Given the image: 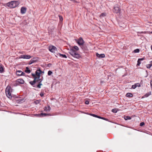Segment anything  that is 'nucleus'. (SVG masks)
<instances>
[{"instance_id":"1","label":"nucleus","mask_w":152,"mask_h":152,"mask_svg":"<svg viewBox=\"0 0 152 152\" xmlns=\"http://www.w3.org/2000/svg\"><path fill=\"white\" fill-rule=\"evenodd\" d=\"M79 50V48L77 46H75L70 48L69 53L74 57L79 58L80 57V55L75 51H78Z\"/></svg>"},{"instance_id":"2","label":"nucleus","mask_w":152,"mask_h":152,"mask_svg":"<svg viewBox=\"0 0 152 152\" xmlns=\"http://www.w3.org/2000/svg\"><path fill=\"white\" fill-rule=\"evenodd\" d=\"M19 3L18 1H12L7 4V5L10 8H15L19 4Z\"/></svg>"},{"instance_id":"3","label":"nucleus","mask_w":152,"mask_h":152,"mask_svg":"<svg viewBox=\"0 0 152 152\" xmlns=\"http://www.w3.org/2000/svg\"><path fill=\"white\" fill-rule=\"evenodd\" d=\"M12 90L11 87L10 86H7L5 90V93L7 96L9 98H10L12 97L11 96V92Z\"/></svg>"},{"instance_id":"4","label":"nucleus","mask_w":152,"mask_h":152,"mask_svg":"<svg viewBox=\"0 0 152 152\" xmlns=\"http://www.w3.org/2000/svg\"><path fill=\"white\" fill-rule=\"evenodd\" d=\"M113 12L116 13H119L120 11V9L117 5H116L114 7Z\"/></svg>"},{"instance_id":"5","label":"nucleus","mask_w":152,"mask_h":152,"mask_svg":"<svg viewBox=\"0 0 152 152\" xmlns=\"http://www.w3.org/2000/svg\"><path fill=\"white\" fill-rule=\"evenodd\" d=\"M49 50L52 53H55L57 50V48L55 46L51 45L49 47Z\"/></svg>"},{"instance_id":"6","label":"nucleus","mask_w":152,"mask_h":152,"mask_svg":"<svg viewBox=\"0 0 152 152\" xmlns=\"http://www.w3.org/2000/svg\"><path fill=\"white\" fill-rule=\"evenodd\" d=\"M77 43L79 45H83L84 41L82 37H80L77 41Z\"/></svg>"},{"instance_id":"7","label":"nucleus","mask_w":152,"mask_h":152,"mask_svg":"<svg viewBox=\"0 0 152 152\" xmlns=\"http://www.w3.org/2000/svg\"><path fill=\"white\" fill-rule=\"evenodd\" d=\"M31 58V56L30 55H22L19 57V58H23L29 59Z\"/></svg>"},{"instance_id":"8","label":"nucleus","mask_w":152,"mask_h":152,"mask_svg":"<svg viewBox=\"0 0 152 152\" xmlns=\"http://www.w3.org/2000/svg\"><path fill=\"white\" fill-rule=\"evenodd\" d=\"M50 115L49 114L45 113H41L40 114H36V115H35V116H36L37 117H39L48 116Z\"/></svg>"},{"instance_id":"9","label":"nucleus","mask_w":152,"mask_h":152,"mask_svg":"<svg viewBox=\"0 0 152 152\" xmlns=\"http://www.w3.org/2000/svg\"><path fill=\"white\" fill-rule=\"evenodd\" d=\"M32 75L34 76V80L36 82H39L41 83L42 82V80L41 79H39V76H38L37 77H36L35 75Z\"/></svg>"},{"instance_id":"10","label":"nucleus","mask_w":152,"mask_h":152,"mask_svg":"<svg viewBox=\"0 0 152 152\" xmlns=\"http://www.w3.org/2000/svg\"><path fill=\"white\" fill-rule=\"evenodd\" d=\"M16 74L17 75L19 76H21L22 75H24L25 73L20 70H18L16 72Z\"/></svg>"},{"instance_id":"11","label":"nucleus","mask_w":152,"mask_h":152,"mask_svg":"<svg viewBox=\"0 0 152 152\" xmlns=\"http://www.w3.org/2000/svg\"><path fill=\"white\" fill-rule=\"evenodd\" d=\"M17 83L18 84H23L24 83V81L22 79H17L16 81Z\"/></svg>"},{"instance_id":"12","label":"nucleus","mask_w":152,"mask_h":152,"mask_svg":"<svg viewBox=\"0 0 152 152\" xmlns=\"http://www.w3.org/2000/svg\"><path fill=\"white\" fill-rule=\"evenodd\" d=\"M43 72L41 71L40 69L37 70L36 72V74L37 76L40 77V75L41 74V73H42Z\"/></svg>"},{"instance_id":"13","label":"nucleus","mask_w":152,"mask_h":152,"mask_svg":"<svg viewBox=\"0 0 152 152\" xmlns=\"http://www.w3.org/2000/svg\"><path fill=\"white\" fill-rule=\"evenodd\" d=\"M26 11V8L24 7H22L20 9V12L22 14H24L25 13Z\"/></svg>"},{"instance_id":"14","label":"nucleus","mask_w":152,"mask_h":152,"mask_svg":"<svg viewBox=\"0 0 152 152\" xmlns=\"http://www.w3.org/2000/svg\"><path fill=\"white\" fill-rule=\"evenodd\" d=\"M50 106H48L47 107H45L44 109V110L45 111L48 112L50 111Z\"/></svg>"},{"instance_id":"15","label":"nucleus","mask_w":152,"mask_h":152,"mask_svg":"<svg viewBox=\"0 0 152 152\" xmlns=\"http://www.w3.org/2000/svg\"><path fill=\"white\" fill-rule=\"evenodd\" d=\"M96 55L97 56L100 58H104L105 57V55L103 54H99L98 53H96Z\"/></svg>"},{"instance_id":"16","label":"nucleus","mask_w":152,"mask_h":152,"mask_svg":"<svg viewBox=\"0 0 152 152\" xmlns=\"http://www.w3.org/2000/svg\"><path fill=\"white\" fill-rule=\"evenodd\" d=\"M151 94V92H149L145 94L144 96H143L142 97V98H143L145 97H147L148 96L150 95Z\"/></svg>"},{"instance_id":"17","label":"nucleus","mask_w":152,"mask_h":152,"mask_svg":"<svg viewBox=\"0 0 152 152\" xmlns=\"http://www.w3.org/2000/svg\"><path fill=\"white\" fill-rule=\"evenodd\" d=\"M152 66V61L150 62L149 64L146 65V67L148 68H149Z\"/></svg>"},{"instance_id":"18","label":"nucleus","mask_w":152,"mask_h":152,"mask_svg":"<svg viewBox=\"0 0 152 152\" xmlns=\"http://www.w3.org/2000/svg\"><path fill=\"white\" fill-rule=\"evenodd\" d=\"M106 15V14L105 13H102V14L101 15H100L99 17L101 18H102L103 17H104Z\"/></svg>"},{"instance_id":"19","label":"nucleus","mask_w":152,"mask_h":152,"mask_svg":"<svg viewBox=\"0 0 152 152\" xmlns=\"http://www.w3.org/2000/svg\"><path fill=\"white\" fill-rule=\"evenodd\" d=\"M126 97H131L133 95L131 93H129L126 94Z\"/></svg>"},{"instance_id":"20","label":"nucleus","mask_w":152,"mask_h":152,"mask_svg":"<svg viewBox=\"0 0 152 152\" xmlns=\"http://www.w3.org/2000/svg\"><path fill=\"white\" fill-rule=\"evenodd\" d=\"M124 118L125 120H130L131 119V118L129 116H125L124 117Z\"/></svg>"},{"instance_id":"21","label":"nucleus","mask_w":152,"mask_h":152,"mask_svg":"<svg viewBox=\"0 0 152 152\" xmlns=\"http://www.w3.org/2000/svg\"><path fill=\"white\" fill-rule=\"evenodd\" d=\"M25 72H26L29 73H30L31 71L28 68V67H26V69L25 70Z\"/></svg>"},{"instance_id":"22","label":"nucleus","mask_w":152,"mask_h":152,"mask_svg":"<svg viewBox=\"0 0 152 152\" xmlns=\"http://www.w3.org/2000/svg\"><path fill=\"white\" fill-rule=\"evenodd\" d=\"M59 56H60L62 58H67V57L64 54H62L60 53L59 54Z\"/></svg>"},{"instance_id":"23","label":"nucleus","mask_w":152,"mask_h":152,"mask_svg":"<svg viewBox=\"0 0 152 152\" xmlns=\"http://www.w3.org/2000/svg\"><path fill=\"white\" fill-rule=\"evenodd\" d=\"M40 100H38L34 101V102L36 104H37L40 103Z\"/></svg>"},{"instance_id":"24","label":"nucleus","mask_w":152,"mask_h":152,"mask_svg":"<svg viewBox=\"0 0 152 152\" xmlns=\"http://www.w3.org/2000/svg\"><path fill=\"white\" fill-rule=\"evenodd\" d=\"M36 58H34L32 59L30 61L32 63H34L36 61Z\"/></svg>"},{"instance_id":"25","label":"nucleus","mask_w":152,"mask_h":152,"mask_svg":"<svg viewBox=\"0 0 152 152\" xmlns=\"http://www.w3.org/2000/svg\"><path fill=\"white\" fill-rule=\"evenodd\" d=\"M36 82L34 80L33 81H30V83L31 85H33L35 84Z\"/></svg>"},{"instance_id":"26","label":"nucleus","mask_w":152,"mask_h":152,"mask_svg":"<svg viewBox=\"0 0 152 152\" xmlns=\"http://www.w3.org/2000/svg\"><path fill=\"white\" fill-rule=\"evenodd\" d=\"M4 71L3 67L1 66H0V72L2 73Z\"/></svg>"},{"instance_id":"27","label":"nucleus","mask_w":152,"mask_h":152,"mask_svg":"<svg viewBox=\"0 0 152 152\" xmlns=\"http://www.w3.org/2000/svg\"><path fill=\"white\" fill-rule=\"evenodd\" d=\"M139 52V50L138 49H136L135 50H134V52L135 53H138Z\"/></svg>"},{"instance_id":"28","label":"nucleus","mask_w":152,"mask_h":152,"mask_svg":"<svg viewBox=\"0 0 152 152\" xmlns=\"http://www.w3.org/2000/svg\"><path fill=\"white\" fill-rule=\"evenodd\" d=\"M52 74V72L50 71H49L48 72V75H50Z\"/></svg>"},{"instance_id":"29","label":"nucleus","mask_w":152,"mask_h":152,"mask_svg":"<svg viewBox=\"0 0 152 152\" xmlns=\"http://www.w3.org/2000/svg\"><path fill=\"white\" fill-rule=\"evenodd\" d=\"M42 85L41 83H39V84L37 85V87L39 88H41V86Z\"/></svg>"},{"instance_id":"30","label":"nucleus","mask_w":152,"mask_h":152,"mask_svg":"<svg viewBox=\"0 0 152 152\" xmlns=\"http://www.w3.org/2000/svg\"><path fill=\"white\" fill-rule=\"evenodd\" d=\"M137 87V86H136V85L134 84L132 86V88L133 89H135Z\"/></svg>"},{"instance_id":"31","label":"nucleus","mask_w":152,"mask_h":152,"mask_svg":"<svg viewBox=\"0 0 152 152\" xmlns=\"http://www.w3.org/2000/svg\"><path fill=\"white\" fill-rule=\"evenodd\" d=\"M140 63H141L140 61H139V60H138V61H137V65L139 66L140 65Z\"/></svg>"},{"instance_id":"32","label":"nucleus","mask_w":152,"mask_h":152,"mask_svg":"<svg viewBox=\"0 0 152 152\" xmlns=\"http://www.w3.org/2000/svg\"><path fill=\"white\" fill-rule=\"evenodd\" d=\"M85 103L86 104H88L89 103V101L88 100H86L85 101Z\"/></svg>"},{"instance_id":"33","label":"nucleus","mask_w":152,"mask_h":152,"mask_svg":"<svg viewBox=\"0 0 152 152\" xmlns=\"http://www.w3.org/2000/svg\"><path fill=\"white\" fill-rule=\"evenodd\" d=\"M144 58H139V59H138L139 61H142V60H144Z\"/></svg>"},{"instance_id":"34","label":"nucleus","mask_w":152,"mask_h":152,"mask_svg":"<svg viewBox=\"0 0 152 152\" xmlns=\"http://www.w3.org/2000/svg\"><path fill=\"white\" fill-rule=\"evenodd\" d=\"M144 122H142V123H141L140 124V125L141 126H142L143 125H144Z\"/></svg>"},{"instance_id":"35","label":"nucleus","mask_w":152,"mask_h":152,"mask_svg":"<svg viewBox=\"0 0 152 152\" xmlns=\"http://www.w3.org/2000/svg\"><path fill=\"white\" fill-rule=\"evenodd\" d=\"M112 111L114 113H116L117 112V111L115 109H113L112 110Z\"/></svg>"},{"instance_id":"36","label":"nucleus","mask_w":152,"mask_h":152,"mask_svg":"<svg viewBox=\"0 0 152 152\" xmlns=\"http://www.w3.org/2000/svg\"><path fill=\"white\" fill-rule=\"evenodd\" d=\"M135 85H136V86H137V87H140V85L139 83L135 84Z\"/></svg>"},{"instance_id":"37","label":"nucleus","mask_w":152,"mask_h":152,"mask_svg":"<svg viewBox=\"0 0 152 152\" xmlns=\"http://www.w3.org/2000/svg\"><path fill=\"white\" fill-rule=\"evenodd\" d=\"M59 18L60 20L61 21H62L63 20V18L60 16H59Z\"/></svg>"},{"instance_id":"38","label":"nucleus","mask_w":152,"mask_h":152,"mask_svg":"<svg viewBox=\"0 0 152 152\" xmlns=\"http://www.w3.org/2000/svg\"><path fill=\"white\" fill-rule=\"evenodd\" d=\"M91 115L94 116V117H96L97 116V115H94V114H91Z\"/></svg>"},{"instance_id":"39","label":"nucleus","mask_w":152,"mask_h":152,"mask_svg":"<svg viewBox=\"0 0 152 152\" xmlns=\"http://www.w3.org/2000/svg\"><path fill=\"white\" fill-rule=\"evenodd\" d=\"M40 95L41 96H42L44 95V94L43 93H41L40 94Z\"/></svg>"},{"instance_id":"40","label":"nucleus","mask_w":152,"mask_h":152,"mask_svg":"<svg viewBox=\"0 0 152 152\" xmlns=\"http://www.w3.org/2000/svg\"><path fill=\"white\" fill-rule=\"evenodd\" d=\"M96 117H97V118H102V117H101L99 116H97Z\"/></svg>"},{"instance_id":"41","label":"nucleus","mask_w":152,"mask_h":152,"mask_svg":"<svg viewBox=\"0 0 152 152\" xmlns=\"http://www.w3.org/2000/svg\"><path fill=\"white\" fill-rule=\"evenodd\" d=\"M32 64V62H31V61H29V64Z\"/></svg>"},{"instance_id":"42","label":"nucleus","mask_w":152,"mask_h":152,"mask_svg":"<svg viewBox=\"0 0 152 152\" xmlns=\"http://www.w3.org/2000/svg\"><path fill=\"white\" fill-rule=\"evenodd\" d=\"M102 118V119H104V120H106V119H105V118H102H102Z\"/></svg>"},{"instance_id":"43","label":"nucleus","mask_w":152,"mask_h":152,"mask_svg":"<svg viewBox=\"0 0 152 152\" xmlns=\"http://www.w3.org/2000/svg\"><path fill=\"white\" fill-rule=\"evenodd\" d=\"M151 50H152V45H151Z\"/></svg>"}]
</instances>
